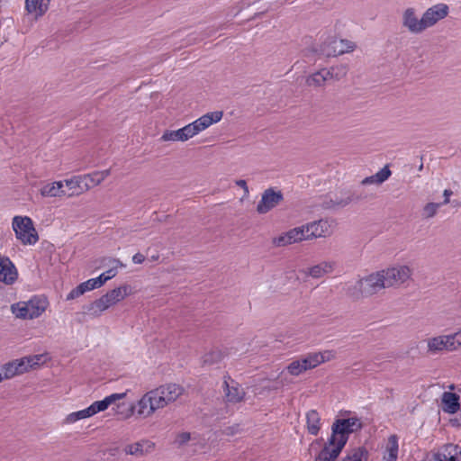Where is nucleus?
<instances>
[{"instance_id": "44", "label": "nucleus", "mask_w": 461, "mask_h": 461, "mask_svg": "<svg viewBox=\"0 0 461 461\" xmlns=\"http://www.w3.org/2000/svg\"><path fill=\"white\" fill-rule=\"evenodd\" d=\"M103 267H107L108 269H114L115 276L117 275L118 267H125V265L117 258H104L102 259Z\"/></svg>"}, {"instance_id": "13", "label": "nucleus", "mask_w": 461, "mask_h": 461, "mask_svg": "<svg viewBox=\"0 0 461 461\" xmlns=\"http://www.w3.org/2000/svg\"><path fill=\"white\" fill-rule=\"evenodd\" d=\"M195 135L191 123L176 131H165L161 136L163 141H186Z\"/></svg>"}, {"instance_id": "62", "label": "nucleus", "mask_w": 461, "mask_h": 461, "mask_svg": "<svg viewBox=\"0 0 461 461\" xmlns=\"http://www.w3.org/2000/svg\"><path fill=\"white\" fill-rule=\"evenodd\" d=\"M452 425L459 426L461 423L458 422L457 419L451 420Z\"/></svg>"}, {"instance_id": "4", "label": "nucleus", "mask_w": 461, "mask_h": 461, "mask_svg": "<svg viewBox=\"0 0 461 461\" xmlns=\"http://www.w3.org/2000/svg\"><path fill=\"white\" fill-rule=\"evenodd\" d=\"M385 288L399 286L410 279L411 270L407 266H397L381 271Z\"/></svg>"}, {"instance_id": "40", "label": "nucleus", "mask_w": 461, "mask_h": 461, "mask_svg": "<svg viewBox=\"0 0 461 461\" xmlns=\"http://www.w3.org/2000/svg\"><path fill=\"white\" fill-rule=\"evenodd\" d=\"M12 312L20 319H29L30 320V314L28 313V309L25 304V302H19L17 303H14L11 306Z\"/></svg>"}, {"instance_id": "63", "label": "nucleus", "mask_w": 461, "mask_h": 461, "mask_svg": "<svg viewBox=\"0 0 461 461\" xmlns=\"http://www.w3.org/2000/svg\"><path fill=\"white\" fill-rule=\"evenodd\" d=\"M5 379H6V378H5V377H4V372H3L2 368H0V383H1L3 380H5Z\"/></svg>"}, {"instance_id": "60", "label": "nucleus", "mask_w": 461, "mask_h": 461, "mask_svg": "<svg viewBox=\"0 0 461 461\" xmlns=\"http://www.w3.org/2000/svg\"><path fill=\"white\" fill-rule=\"evenodd\" d=\"M447 461H461V451L457 453V455H453V457H450Z\"/></svg>"}, {"instance_id": "39", "label": "nucleus", "mask_w": 461, "mask_h": 461, "mask_svg": "<svg viewBox=\"0 0 461 461\" xmlns=\"http://www.w3.org/2000/svg\"><path fill=\"white\" fill-rule=\"evenodd\" d=\"M346 294L354 300H357L361 297H366V294H364L362 288L360 289V279L347 287Z\"/></svg>"}, {"instance_id": "61", "label": "nucleus", "mask_w": 461, "mask_h": 461, "mask_svg": "<svg viewBox=\"0 0 461 461\" xmlns=\"http://www.w3.org/2000/svg\"><path fill=\"white\" fill-rule=\"evenodd\" d=\"M265 13L264 12H260V13H256L253 17H251L250 20H254V19H257V18H259L261 17Z\"/></svg>"}, {"instance_id": "45", "label": "nucleus", "mask_w": 461, "mask_h": 461, "mask_svg": "<svg viewBox=\"0 0 461 461\" xmlns=\"http://www.w3.org/2000/svg\"><path fill=\"white\" fill-rule=\"evenodd\" d=\"M303 366L298 359L292 361L285 369L289 373L290 375L297 376L304 373L302 367Z\"/></svg>"}, {"instance_id": "41", "label": "nucleus", "mask_w": 461, "mask_h": 461, "mask_svg": "<svg viewBox=\"0 0 461 461\" xmlns=\"http://www.w3.org/2000/svg\"><path fill=\"white\" fill-rule=\"evenodd\" d=\"M224 355L219 349H213L203 356V363L207 365H213L219 363Z\"/></svg>"}, {"instance_id": "37", "label": "nucleus", "mask_w": 461, "mask_h": 461, "mask_svg": "<svg viewBox=\"0 0 461 461\" xmlns=\"http://www.w3.org/2000/svg\"><path fill=\"white\" fill-rule=\"evenodd\" d=\"M368 452L364 447L354 448L341 461H362L363 457H367Z\"/></svg>"}, {"instance_id": "25", "label": "nucleus", "mask_w": 461, "mask_h": 461, "mask_svg": "<svg viewBox=\"0 0 461 461\" xmlns=\"http://www.w3.org/2000/svg\"><path fill=\"white\" fill-rule=\"evenodd\" d=\"M115 276L114 269H107L95 278L88 279L85 282L89 291L101 287L105 282Z\"/></svg>"}, {"instance_id": "11", "label": "nucleus", "mask_w": 461, "mask_h": 461, "mask_svg": "<svg viewBox=\"0 0 461 461\" xmlns=\"http://www.w3.org/2000/svg\"><path fill=\"white\" fill-rule=\"evenodd\" d=\"M223 390L226 401L230 403L243 401L246 394L244 389L237 382L231 380L230 375L224 376Z\"/></svg>"}, {"instance_id": "64", "label": "nucleus", "mask_w": 461, "mask_h": 461, "mask_svg": "<svg viewBox=\"0 0 461 461\" xmlns=\"http://www.w3.org/2000/svg\"><path fill=\"white\" fill-rule=\"evenodd\" d=\"M423 461H438V460L436 459V456H433L432 458H427Z\"/></svg>"}, {"instance_id": "30", "label": "nucleus", "mask_w": 461, "mask_h": 461, "mask_svg": "<svg viewBox=\"0 0 461 461\" xmlns=\"http://www.w3.org/2000/svg\"><path fill=\"white\" fill-rule=\"evenodd\" d=\"M321 418L315 410H311L306 413V422L308 432L312 435H317L320 431Z\"/></svg>"}, {"instance_id": "48", "label": "nucleus", "mask_w": 461, "mask_h": 461, "mask_svg": "<svg viewBox=\"0 0 461 461\" xmlns=\"http://www.w3.org/2000/svg\"><path fill=\"white\" fill-rule=\"evenodd\" d=\"M305 357L308 361V368H315L316 366L321 365V359H319V354L317 352L309 353L305 355Z\"/></svg>"}, {"instance_id": "38", "label": "nucleus", "mask_w": 461, "mask_h": 461, "mask_svg": "<svg viewBox=\"0 0 461 461\" xmlns=\"http://www.w3.org/2000/svg\"><path fill=\"white\" fill-rule=\"evenodd\" d=\"M328 72H329V80L334 79L336 81H339L347 75L348 68L344 65H339V66L331 67L330 68L328 69Z\"/></svg>"}, {"instance_id": "58", "label": "nucleus", "mask_w": 461, "mask_h": 461, "mask_svg": "<svg viewBox=\"0 0 461 461\" xmlns=\"http://www.w3.org/2000/svg\"><path fill=\"white\" fill-rule=\"evenodd\" d=\"M452 194H453V192L450 189L444 190L443 195H444L445 199H444L443 203H441V205L447 204L450 202L449 197L452 195Z\"/></svg>"}, {"instance_id": "35", "label": "nucleus", "mask_w": 461, "mask_h": 461, "mask_svg": "<svg viewBox=\"0 0 461 461\" xmlns=\"http://www.w3.org/2000/svg\"><path fill=\"white\" fill-rule=\"evenodd\" d=\"M65 183L67 186L73 190V194H81L86 190L83 188L84 186V179L82 176H75L70 179H66Z\"/></svg>"}, {"instance_id": "1", "label": "nucleus", "mask_w": 461, "mask_h": 461, "mask_svg": "<svg viewBox=\"0 0 461 461\" xmlns=\"http://www.w3.org/2000/svg\"><path fill=\"white\" fill-rule=\"evenodd\" d=\"M362 427L361 420L357 417L337 419L331 426V435L326 443L341 453L349 435L360 430Z\"/></svg>"}, {"instance_id": "24", "label": "nucleus", "mask_w": 461, "mask_h": 461, "mask_svg": "<svg viewBox=\"0 0 461 461\" xmlns=\"http://www.w3.org/2000/svg\"><path fill=\"white\" fill-rule=\"evenodd\" d=\"M398 438L396 435H391L388 438V441L384 452V461H397L398 458Z\"/></svg>"}, {"instance_id": "49", "label": "nucleus", "mask_w": 461, "mask_h": 461, "mask_svg": "<svg viewBox=\"0 0 461 461\" xmlns=\"http://www.w3.org/2000/svg\"><path fill=\"white\" fill-rule=\"evenodd\" d=\"M392 172L387 166L381 168L377 173H375V178L379 181L380 184L384 183L385 180L389 178Z\"/></svg>"}, {"instance_id": "43", "label": "nucleus", "mask_w": 461, "mask_h": 461, "mask_svg": "<svg viewBox=\"0 0 461 461\" xmlns=\"http://www.w3.org/2000/svg\"><path fill=\"white\" fill-rule=\"evenodd\" d=\"M88 291L89 290H88L86 285L85 284V282H83V283L79 284L77 287L72 289L68 294L66 300L67 301L74 300V299L79 297L80 295L84 294L86 292H88Z\"/></svg>"}, {"instance_id": "8", "label": "nucleus", "mask_w": 461, "mask_h": 461, "mask_svg": "<svg viewBox=\"0 0 461 461\" xmlns=\"http://www.w3.org/2000/svg\"><path fill=\"white\" fill-rule=\"evenodd\" d=\"M448 14L449 7L447 4L439 3L428 8L422 14L425 31L445 19Z\"/></svg>"}, {"instance_id": "32", "label": "nucleus", "mask_w": 461, "mask_h": 461, "mask_svg": "<svg viewBox=\"0 0 461 461\" xmlns=\"http://www.w3.org/2000/svg\"><path fill=\"white\" fill-rule=\"evenodd\" d=\"M309 228H307V225H303L301 227L294 228L287 231L288 238L291 240V243H296L300 242L304 240H309L310 238L306 235L309 232Z\"/></svg>"}, {"instance_id": "54", "label": "nucleus", "mask_w": 461, "mask_h": 461, "mask_svg": "<svg viewBox=\"0 0 461 461\" xmlns=\"http://www.w3.org/2000/svg\"><path fill=\"white\" fill-rule=\"evenodd\" d=\"M361 184L364 185H371V184L380 185L379 181H377V178H375V174L371 176H367V177L364 178L361 181Z\"/></svg>"}, {"instance_id": "51", "label": "nucleus", "mask_w": 461, "mask_h": 461, "mask_svg": "<svg viewBox=\"0 0 461 461\" xmlns=\"http://www.w3.org/2000/svg\"><path fill=\"white\" fill-rule=\"evenodd\" d=\"M289 373L284 369L277 377V383L280 384L282 386L288 385L293 383V380L289 378Z\"/></svg>"}, {"instance_id": "16", "label": "nucleus", "mask_w": 461, "mask_h": 461, "mask_svg": "<svg viewBox=\"0 0 461 461\" xmlns=\"http://www.w3.org/2000/svg\"><path fill=\"white\" fill-rule=\"evenodd\" d=\"M155 448V443L148 439H141L132 444L126 445L123 451L127 455L143 456L151 453Z\"/></svg>"}, {"instance_id": "5", "label": "nucleus", "mask_w": 461, "mask_h": 461, "mask_svg": "<svg viewBox=\"0 0 461 461\" xmlns=\"http://www.w3.org/2000/svg\"><path fill=\"white\" fill-rule=\"evenodd\" d=\"M160 409L167 406L168 403L175 402L180 395H182L184 389L182 386L176 384H168L161 385L152 390Z\"/></svg>"}, {"instance_id": "28", "label": "nucleus", "mask_w": 461, "mask_h": 461, "mask_svg": "<svg viewBox=\"0 0 461 461\" xmlns=\"http://www.w3.org/2000/svg\"><path fill=\"white\" fill-rule=\"evenodd\" d=\"M41 194L42 196H46V197H57V196L65 195L66 193L63 190V182L57 181V182H53L51 184L45 185L41 189Z\"/></svg>"}, {"instance_id": "14", "label": "nucleus", "mask_w": 461, "mask_h": 461, "mask_svg": "<svg viewBox=\"0 0 461 461\" xmlns=\"http://www.w3.org/2000/svg\"><path fill=\"white\" fill-rule=\"evenodd\" d=\"M222 115L223 113L221 111L211 112L191 122V125L194 127L195 135L207 129L212 123L220 122L222 118Z\"/></svg>"}, {"instance_id": "18", "label": "nucleus", "mask_w": 461, "mask_h": 461, "mask_svg": "<svg viewBox=\"0 0 461 461\" xmlns=\"http://www.w3.org/2000/svg\"><path fill=\"white\" fill-rule=\"evenodd\" d=\"M156 402L157 399L152 390L148 392L138 402V413L144 417L151 415L156 410L160 409L159 406H157L158 403Z\"/></svg>"}, {"instance_id": "55", "label": "nucleus", "mask_w": 461, "mask_h": 461, "mask_svg": "<svg viewBox=\"0 0 461 461\" xmlns=\"http://www.w3.org/2000/svg\"><path fill=\"white\" fill-rule=\"evenodd\" d=\"M110 169H105L103 171H95L94 172V176H98L100 178L101 183L110 175Z\"/></svg>"}, {"instance_id": "21", "label": "nucleus", "mask_w": 461, "mask_h": 461, "mask_svg": "<svg viewBox=\"0 0 461 461\" xmlns=\"http://www.w3.org/2000/svg\"><path fill=\"white\" fill-rule=\"evenodd\" d=\"M25 304L28 309V313L30 314V320H32L38 318L45 312L48 306V301L45 298L34 296L28 302H25Z\"/></svg>"}, {"instance_id": "31", "label": "nucleus", "mask_w": 461, "mask_h": 461, "mask_svg": "<svg viewBox=\"0 0 461 461\" xmlns=\"http://www.w3.org/2000/svg\"><path fill=\"white\" fill-rule=\"evenodd\" d=\"M127 285L116 287L114 289L108 291L104 295L109 300L110 304L113 306L116 304L118 302L124 299V297L127 295Z\"/></svg>"}, {"instance_id": "10", "label": "nucleus", "mask_w": 461, "mask_h": 461, "mask_svg": "<svg viewBox=\"0 0 461 461\" xmlns=\"http://www.w3.org/2000/svg\"><path fill=\"white\" fill-rule=\"evenodd\" d=\"M384 282V280L381 271L375 274H371L368 276L360 279V289L362 288L366 296H369L376 294L381 289L385 288Z\"/></svg>"}, {"instance_id": "20", "label": "nucleus", "mask_w": 461, "mask_h": 461, "mask_svg": "<svg viewBox=\"0 0 461 461\" xmlns=\"http://www.w3.org/2000/svg\"><path fill=\"white\" fill-rule=\"evenodd\" d=\"M429 351L436 354L443 350L453 351L448 335L431 338L428 340Z\"/></svg>"}, {"instance_id": "56", "label": "nucleus", "mask_w": 461, "mask_h": 461, "mask_svg": "<svg viewBox=\"0 0 461 461\" xmlns=\"http://www.w3.org/2000/svg\"><path fill=\"white\" fill-rule=\"evenodd\" d=\"M236 185L240 187H241L244 190L245 194H249V187L247 185V182L243 179H239L236 182Z\"/></svg>"}, {"instance_id": "57", "label": "nucleus", "mask_w": 461, "mask_h": 461, "mask_svg": "<svg viewBox=\"0 0 461 461\" xmlns=\"http://www.w3.org/2000/svg\"><path fill=\"white\" fill-rule=\"evenodd\" d=\"M144 260H145V257L141 253H136L132 257V261L134 264H141L144 262Z\"/></svg>"}, {"instance_id": "46", "label": "nucleus", "mask_w": 461, "mask_h": 461, "mask_svg": "<svg viewBox=\"0 0 461 461\" xmlns=\"http://www.w3.org/2000/svg\"><path fill=\"white\" fill-rule=\"evenodd\" d=\"M441 206V203H428L423 208V216L425 218H432L436 215L438 209Z\"/></svg>"}, {"instance_id": "6", "label": "nucleus", "mask_w": 461, "mask_h": 461, "mask_svg": "<svg viewBox=\"0 0 461 461\" xmlns=\"http://www.w3.org/2000/svg\"><path fill=\"white\" fill-rule=\"evenodd\" d=\"M362 196L352 193L346 197H339L334 194H327L318 199L317 204L325 210H335L347 206L353 201H359Z\"/></svg>"}, {"instance_id": "33", "label": "nucleus", "mask_w": 461, "mask_h": 461, "mask_svg": "<svg viewBox=\"0 0 461 461\" xmlns=\"http://www.w3.org/2000/svg\"><path fill=\"white\" fill-rule=\"evenodd\" d=\"M339 452L325 443L322 449L319 452L314 461H335L339 456Z\"/></svg>"}, {"instance_id": "59", "label": "nucleus", "mask_w": 461, "mask_h": 461, "mask_svg": "<svg viewBox=\"0 0 461 461\" xmlns=\"http://www.w3.org/2000/svg\"><path fill=\"white\" fill-rule=\"evenodd\" d=\"M298 360L301 363V365L303 366L302 367L304 370V372L311 369V368H308V361H307L305 356Z\"/></svg>"}, {"instance_id": "2", "label": "nucleus", "mask_w": 461, "mask_h": 461, "mask_svg": "<svg viewBox=\"0 0 461 461\" xmlns=\"http://www.w3.org/2000/svg\"><path fill=\"white\" fill-rule=\"evenodd\" d=\"M13 229L16 239L23 245H34L39 240L38 233L30 217L14 216L13 219Z\"/></svg>"}, {"instance_id": "3", "label": "nucleus", "mask_w": 461, "mask_h": 461, "mask_svg": "<svg viewBox=\"0 0 461 461\" xmlns=\"http://www.w3.org/2000/svg\"><path fill=\"white\" fill-rule=\"evenodd\" d=\"M41 356L35 355L32 357L16 359L14 361L5 364L1 368L4 372V377L12 378L16 375L27 372L29 368L39 365Z\"/></svg>"}, {"instance_id": "23", "label": "nucleus", "mask_w": 461, "mask_h": 461, "mask_svg": "<svg viewBox=\"0 0 461 461\" xmlns=\"http://www.w3.org/2000/svg\"><path fill=\"white\" fill-rule=\"evenodd\" d=\"M111 306L109 300L103 295L91 303L85 305L83 310L85 313L97 317Z\"/></svg>"}, {"instance_id": "15", "label": "nucleus", "mask_w": 461, "mask_h": 461, "mask_svg": "<svg viewBox=\"0 0 461 461\" xmlns=\"http://www.w3.org/2000/svg\"><path fill=\"white\" fill-rule=\"evenodd\" d=\"M18 273L9 258H0V281L12 285L17 279Z\"/></svg>"}, {"instance_id": "19", "label": "nucleus", "mask_w": 461, "mask_h": 461, "mask_svg": "<svg viewBox=\"0 0 461 461\" xmlns=\"http://www.w3.org/2000/svg\"><path fill=\"white\" fill-rule=\"evenodd\" d=\"M460 397L452 392H444L441 395V409L444 412L454 414L460 409Z\"/></svg>"}, {"instance_id": "9", "label": "nucleus", "mask_w": 461, "mask_h": 461, "mask_svg": "<svg viewBox=\"0 0 461 461\" xmlns=\"http://www.w3.org/2000/svg\"><path fill=\"white\" fill-rule=\"evenodd\" d=\"M402 25L411 34H420L425 31L423 18H418L413 7H408L403 11Z\"/></svg>"}, {"instance_id": "22", "label": "nucleus", "mask_w": 461, "mask_h": 461, "mask_svg": "<svg viewBox=\"0 0 461 461\" xmlns=\"http://www.w3.org/2000/svg\"><path fill=\"white\" fill-rule=\"evenodd\" d=\"M125 396V393H113L111 395L106 396L104 399L101 401H96L93 402L88 407L94 416L95 414L100 411H105L112 403L115 402V401L123 399Z\"/></svg>"}, {"instance_id": "12", "label": "nucleus", "mask_w": 461, "mask_h": 461, "mask_svg": "<svg viewBox=\"0 0 461 461\" xmlns=\"http://www.w3.org/2000/svg\"><path fill=\"white\" fill-rule=\"evenodd\" d=\"M355 49V44L347 40H333L329 44H324L321 51L322 54L330 57L344 54L345 52L351 51Z\"/></svg>"}, {"instance_id": "50", "label": "nucleus", "mask_w": 461, "mask_h": 461, "mask_svg": "<svg viewBox=\"0 0 461 461\" xmlns=\"http://www.w3.org/2000/svg\"><path fill=\"white\" fill-rule=\"evenodd\" d=\"M453 351L461 347V331L448 335Z\"/></svg>"}, {"instance_id": "7", "label": "nucleus", "mask_w": 461, "mask_h": 461, "mask_svg": "<svg viewBox=\"0 0 461 461\" xmlns=\"http://www.w3.org/2000/svg\"><path fill=\"white\" fill-rule=\"evenodd\" d=\"M284 200V195L281 191H276L270 187L266 189L262 195L261 200L257 205V212L259 214H265L277 206Z\"/></svg>"}, {"instance_id": "52", "label": "nucleus", "mask_w": 461, "mask_h": 461, "mask_svg": "<svg viewBox=\"0 0 461 461\" xmlns=\"http://www.w3.org/2000/svg\"><path fill=\"white\" fill-rule=\"evenodd\" d=\"M319 354L320 364L330 361L335 358L336 353L333 350H325L323 352H317Z\"/></svg>"}, {"instance_id": "47", "label": "nucleus", "mask_w": 461, "mask_h": 461, "mask_svg": "<svg viewBox=\"0 0 461 461\" xmlns=\"http://www.w3.org/2000/svg\"><path fill=\"white\" fill-rule=\"evenodd\" d=\"M273 244L277 247H285L292 244L291 240L288 238L287 232L281 234L278 237L274 238Z\"/></svg>"}, {"instance_id": "42", "label": "nucleus", "mask_w": 461, "mask_h": 461, "mask_svg": "<svg viewBox=\"0 0 461 461\" xmlns=\"http://www.w3.org/2000/svg\"><path fill=\"white\" fill-rule=\"evenodd\" d=\"M84 179V186L83 188L87 191L99 184H101L100 178L98 176H94V172L90 174H86L82 176Z\"/></svg>"}, {"instance_id": "29", "label": "nucleus", "mask_w": 461, "mask_h": 461, "mask_svg": "<svg viewBox=\"0 0 461 461\" xmlns=\"http://www.w3.org/2000/svg\"><path fill=\"white\" fill-rule=\"evenodd\" d=\"M334 264L331 262H321L308 269L307 274L313 278H320L326 274L332 272Z\"/></svg>"}, {"instance_id": "53", "label": "nucleus", "mask_w": 461, "mask_h": 461, "mask_svg": "<svg viewBox=\"0 0 461 461\" xmlns=\"http://www.w3.org/2000/svg\"><path fill=\"white\" fill-rule=\"evenodd\" d=\"M190 438H191V436H190L189 432H182L177 435L176 441L179 445H184L186 442H188L190 440Z\"/></svg>"}, {"instance_id": "36", "label": "nucleus", "mask_w": 461, "mask_h": 461, "mask_svg": "<svg viewBox=\"0 0 461 461\" xmlns=\"http://www.w3.org/2000/svg\"><path fill=\"white\" fill-rule=\"evenodd\" d=\"M92 416H93V414H92L89 407H87L84 410L71 412L70 414H68L65 419V423H68V424L74 423L79 420H83V419L89 418Z\"/></svg>"}, {"instance_id": "27", "label": "nucleus", "mask_w": 461, "mask_h": 461, "mask_svg": "<svg viewBox=\"0 0 461 461\" xmlns=\"http://www.w3.org/2000/svg\"><path fill=\"white\" fill-rule=\"evenodd\" d=\"M461 451V447L454 444H446L442 446L438 452L434 453V456L438 461H447L453 455H457Z\"/></svg>"}, {"instance_id": "34", "label": "nucleus", "mask_w": 461, "mask_h": 461, "mask_svg": "<svg viewBox=\"0 0 461 461\" xmlns=\"http://www.w3.org/2000/svg\"><path fill=\"white\" fill-rule=\"evenodd\" d=\"M25 9L28 13H38L42 15L48 9L47 4L40 3V0H25Z\"/></svg>"}, {"instance_id": "26", "label": "nucleus", "mask_w": 461, "mask_h": 461, "mask_svg": "<svg viewBox=\"0 0 461 461\" xmlns=\"http://www.w3.org/2000/svg\"><path fill=\"white\" fill-rule=\"evenodd\" d=\"M329 81L328 68H322L315 73H312L306 78V84L309 86L320 87Z\"/></svg>"}, {"instance_id": "17", "label": "nucleus", "mask_w": 461, "mask_h": 461, "mask_svg": "<svg viewBox=\"0 0 461 461\" xmlns=\"http://www.w3.org/2000/svg\"><path fill=\"white\" fill-rule=\"evenodd\" d=\"M306 225L309 228V232L306 236L310 239L326 237L332 232V222L329 220H320Z\"/></svg>"}]
</instances>
